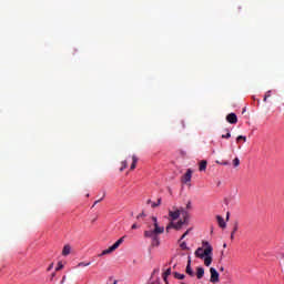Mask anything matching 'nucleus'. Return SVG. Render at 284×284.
I'll list each match as a JSON object with an SVG mask.
<instances>
[{"instance_id": "a211bd4d", "label": "nucleus", "mask_w": 284, "mask_h": 284, "mask_svg": "<svg viewBox=\"0 0 284 284\" xmlns=\"http://www.w3.org/2000/svg\"><path fill=\"white\" fill-rule=\"evenodd\" d=\"M121 168H120V172H123V170H125L128 168V161H122L121 162Z\"/></svg>"}, {"instance_id": "37998d69", "label": "nucleus", "mask_w": 284, "mask_h": 284, "mask_svg": "<svg viewBox=\"0 0 284 284\" xmlns=\"http://www.w3.org/2000/svg\"><path fill=\"white\" fill-rule=\"evenodd\" d=\"M182 128H185V123L182 122Z\"/></svg>"}, {"instance_id": "58836bf2", "label": "nucleus", "mask_w": 284, "mask_h": 284, "mask_svg": "<svg viewBox=\"0 0 284 284\" xmlns=\"http://www.w3.org/2000/svg\"><path fill=\"white\" fill-rule=\"evenodd\" d=\"M225 268L223 266L220 267V272H224Z\"/></svg>"}, {"instance_id": "c85d7f7f", "label": "nucleus", "mask_w": 284, "mask_h": 284, "mask_svg": "<svg viewBox=\"0 0 284 284\" xmlns=\"http://www.w3.org/2000/svg\"><path fill=\"white\" fill-rule=\"evenodd\" d=\"M170 274H172V268H168L163 275L165 276H170Z\"/></svg>"}, {"instance_id": "f3484780", "label": "nucleus", "mask_w": 284, "mask_h": 284, "mask_svg": "<svg viewBox=\"0 0 284 284\" xmlns=\"http://www.w3.org/2000/svg\"><path fill=\"white\" fill-rule=\"evenodd\" d=\"M233 165H234V168H239V165H241V160L239 158H235L233 160Z\"/></svg>"}, {"instance_id": "b1692460", "label": "nucleus", "mask_w": 284, "mask_h": 284, "mask_svg": "<svg viewBox=\"0 0 284 284\" xmlns=\"http://www.w3.org/2000/svg\"><path fill=\"white\" fill-rule=\"evenodd\" d=\"M159 205H161V197L158 199V202H153L151 206L152 207H159Z\"/></svg>"}, {"instance_id": "7c9ffc66", "label": "nucleus", "mask_w": 284, "mask_h": 284, "mask_svg": "<svg viewBox=\"0 0 284 284\" xmlns=\"http://www.w3.org/2000/svg\"><path fill=\"white\" fill-rule=\"evenodd\" d=\"M103 199H104V196L101 197L100 200L95 201V202L93 203V207H94V205H98V203H101V201H103Z\"/></svg>"}, {"instance_id": "423d86ee", "label": "nucleus", "mask_w": 284, "mask_h": 284, "mask_svg": "<svg viewBox=\"0 0 284 284\" xmlns=\"http://www.w3.org/2000/svg\"><path fill=\"white\" fill-rule=\"evenodd\" d=\"M210 274H211V278L210 282L211 283H219V271H216V268L211 267L210 268Z\"/></svg>"}, {"instance_id": "ddd939ff", "label": "nucleus", "mask_w": 284, "mask_h": 284, "mask_svg": "<svg viewBox=\"0 0 284 284\" xmlns=\"http://www.w3.org/2000/svg\"><path fill=\"white\" fill-rule=\"evenodd\" d=\"M199 170H200V172H205V170H207V161L202 160V161L200 162Z\"/></svg>"}, {"instance_id": "c756f323", "label": "nucleus", "mask_w": 284, "mask_h": 284, "mask_svg": "<svg viewBox=\"0 0 284 284\" xmlns=\"http://www.w3.org/2000/svg\"><path fill=\"white\" fill-rule=\"evenodd\" d=\"M186 210H192V202H187V204H186Z\"/></svg>"}, {"instance_id": "5701e85b", "label": "nucleus", "mask_w": 284, "mask_h": 284, "mask_svg": "<svg viewBox=\"0 0 284 284\" xmlns=\"http://www.w3.org/2000/svg\"><path fill=\"white\" fill-rule=\"evenodd\" d=\"M90 265V262L85 263V262H80L78 264V267H88Z\"/></svg>"}, {"instance_id": "49530a36", "label": "nucleus", "mask_w": 284, "mask_h": 284, "mask_svg": "<svg viewBox=\"0 0 284 284\" xmlns=\"http://www.w3.org/2000/svg\"><path fill=\"white\" fill-rule=\"evenodd\" d=\"M216 163H221V162L216 161Z\"/></svg>"}, {"instance_id": "7ed1b4c3", "label": "nucleus", "mask_w": 284, "mask_h": 284, "mask_svg": "<svg viewBox=\"0 0 284 284\" xmlns=\"http://www.w3.org/2000/svg\"><path fill=\"white\" fill-rule=\"evenodd\" d=\"M124 240H125V235L120 237L112 246H110L109 248L102 251L100 256H105L108 254H112V252H114L115 250H119V246L121 245V243H123Z\"/></svg>"}, {"instance_id": "393cba45", "label": "nucleus", "mask_w": 284, "mask_h": 284, "mask_svg": "<svg viewBox=\"0 0 284 284\" xmlns=\"http://www.w3.org/2000/svg\"><path fill=\"white\" fill-rule=\"evenodd\" d=\"M191 230H192V229H189L186 232H184L183 235L180 237L179 241H180V242L183 241V239H185V236H187V234H190V231H191Z\"/></svg>"}, {"instance_id": "2f4dec72", "label": "nucleus", "mask_w": 284, "mask_h": 284, "mask_svg": "<svg viewBox=\"0 0 284 284\" xmlns=\"http://www.w3.org/2000/svg\"><path fill=\"white\" fill-rule=\"evenodd\" d=\"M143 216H145V213H144V212L140 213V214L136 216V219H143Z\"/></svg>"}, {"instance_id": "bb28decb", "label": "nucleus", "mask_w": 284, "mask_h": 284, "mask_svg": "<svg viewBox=\"0 0 284 284\" xmlns=\"http://www.w3.org/2000/svg\"><path fill=\"white\" fill-rule=\"evenodd\" d=\"M270 97H272L271 91L266 92L264 95V102L267 101V99H270Z\"/></svg>"}, {"instance_id": "473e14b6", "label": "nucleus", "mask_w": 284, "mask_h": 284, "mask_svg": "<svg viewBox=\"0 0 284 284\" xmlns=\"http://www.w3.org/2000/svg\"><path fill=\"white\" fill-rule=\"evenodd\" d=\"M131 230H139V225H138V224H133V225L131 226Z\"/></svg>"}, {"instance_id": "c9c22d12", "label": "nucleus", "mask_w": 284, "mask_h": 284, "mask_svg": "<svg viewBox=\"0 0 284 284\" xmlns=\"http://www.w3.org/2000/svg\"><path fill=\"white\" fill-rule=\"evenodd\" d=\"M163 281L168 284V276L163 275Z\"/></svg>"}, {"instance_id": "c03bdc74", "label": "nucleus", "mask_w": 284, "mask_h": 284, "mask_svg": "<svg viewBox=\"0 0 284 284\" xmlns=\"http://www.w3.org/2000/svg\"><path fill=\"white\" fill-rule=\"evenodd\" d=\"M51 276H52V278H54L55 274L53 273Z\"/></svg>"}, {"instance_id": "9d476101", "label": "nucleus", "mask_w": 284, "mask_h": 284, "mask_svg": "<svg viewBox=\"0 0 284 284\" xmlns=\"http://www.w3.org/2000/svg\"><path fill=\"white\" fill-rule=\"evenodd\" d=\"M216 221L220 227H222V230H225V227H227V224L225 223V220L223 219V216L216 215Z\"/></svg>"}, {"instance_id": "e433bc0d", "label": "nucleus", "mask_w": 284, "mask_h": 284, "mask_svg": "<svg viewBox=\"0 0 284 284\" xmlns=\"http://www.w3.org/2000/svg\"><path fill=\"white\" fill-rule=\"evenodd\" d=\"M65 275L62 277V280H61V284H63V283H65Z\"/></svg>"}, {"instance_id": "f8f14e48", "label": "nucleus", "mask_w": 284, "mask_h": 284, "mask_svg": "<svg viewBox=\"0 0 284 284\" xmlns=\"http://www.w3.org/2000/svg\"><path fill=\"white\" fill-rule=\"evenodd\" d=\"M203 276H205V268L200 266V267L196 268V277L199 280H201V278H203Z\"/></svg>"}, {"instance_id": "a878e982", "label": "nucleus", "mask_w": 284, "mask_h": 284, "mask_svg": "<svg viewBox=\"0 0 284 284\" xmlns=\"http://www.w3.org/2000/svg\"><path fill=\"white\" fill-rule=\"evenodd\" d=\"M236 141H237V143H239V141H247V138L246 136H243V135H239L237 138H236Z\"/></svg>"}, {"instance_id": "a19ab883", "label": "nucleus", "mask_w": 284, "mask_h": 284, "mask_svg": "<svg viewBox=\"0 0 284 284\" xmlns=\"http://www.w3.org/2000/svg\"><path fill=\"white\" fill-rule=\"evenodd\" d=\"M156 272H159V270H154V271H153V274H156Z\"/></svg>"}, {"instance_id": "a18cd8bd", "label": "nucleus", "mask_w": 284, "mask_h": 284, "mask_svg": "<svg viewBox=\"0 0 284 284\" xmlns=\"http://www.w3.org/2000/svg\"><path fill=\"white\" fill-rule=\"evenodd\" d=\"M223 247H227V244H224Z\"/></svg>"}, {"instance_id": "cd10ccee", "label": "nucleus", "mask_w": 284, "mask_h": 284, "mask_svg": "<svg viewBox=\"0 0 284 284\" xmlns=\"http://www.w3.org/2000/svg\"><path fill=\"white\" fill-rule=\"evenodd\" d=\"M63 267V263L59 262L58 266L55 267V272H59Z\"/></svg>"}, {"instance_id": "39448f33", "label": "nucleus", "mask_w": 284, "mask_h": 284, "mask_svg": "<svg viewBox=\"0 0 284 284\" xmlns=\"http://www.w3.org/2000/svg\"><path fill=\"white\" fill-rule=\"evenodd\" d=\"M183 225H185V222H183V220H180L178 223L174 224V222L169 223V225L166 226V232H170V230H181V227H183Z\"/></svg>"}, {"instance_id": "6e6552de", "label": "nucleus", "mask_w": 284, "mask_h": 284, "mask_svg": "<svg viewBox=\"0 0 284 284\" xmlns=\"http://www.w3.org/2000/svg\"><path fill=\"white\" fill-rule=\"evenodd\" d=\"M226 121L227 123L235 125V123H239V118L235 115V113H230L226 115Z\"/></svg>"}, {"instance_id": "f03ea898", "label": "nucleus", "mask_w": 284, "mask_h": 284, "mask_svg": "<svg viewBox=\"0 0 284 284\" xmlns=\"http://www.w3.org/2000/svg\"><path fill=\"white\" fill-rule=\"evenodd\" d=\"M151 221H153L154 229H152V224H149V230L144 231V239H153L154 241H156V235L163 234V232H165V227L159 226V220H156V216H152Z\"/></svg>"}, {"instance_id": "aec40b11", "label": "nucleus", "mask_w": 284, "mask_h": 284, "mask_svg": "<svg viewBox=\"0 0 284 284\" xmlns=\"http://www.w3.org/2000/svg\"><path fill=\"white\" fill-rule=\"evenodd\" d=\"M152 239V245H160V242H159V234L156 235V240H154V237H151Z\"/></svg>"}, {"instance_id": "dca6fc26", "label": "nucleus", "mask_w": 284, "mask_h": 284, "mask_svg": "<svg viewBox=\"0 0 284 284\" xmlns=\"http://www.w3.org/2000/svg\"><path fill=\"white\" fill-rule=\"evenodd\" d=\"M174 278H178V281H183V278H185V274H181V273L175 272L174 273Z\"/></svg>"}, {"instance_id": "9b49d317", "label": "nucleus", "mask_w": 284, "mask_h": 284, "mask_svg": "<svg viewBox=\"0 0 284 284\" xmlns=\"http://www.w3.org/2000/svg\"><path fill=\"white\" fill-rule=\"evenodd\" d=\"M71 251H72V246H70V244H65L62 250V256H69Z\"/></svg>"}, {"instance_id": "79ce46f5", "label": "nucleus", "mask_w": 284, "mask_h": 284, "mask_svg": "<svg viewBox=\"0 0 284 284\" xmlns=\"http://www.w3.org/2000/svg\"><path fill=\"white\" fill-rule=\"evenodd\" d=\"M118 283H119V281L114 280L113 284H118Z\"/></svg>"}, {"instance_id": "20e7f679", "label": "nucleus", "mask_w": 284, "mask_h": 284, "mask_svg": "<svg viewBox=\"0 0 284 284\" xmlns=\"http://www.w3.org/2000/svg\"><path fill=\"white\" fill-rule=\"evenodd\" d=\"M183 212H185V209H183V207L175 209V211H169V216L172 221H176L179 219V216H181V214H183Z\"/></svg>"}, {"instance_id": "4be33fe9", "label": "nucleus", "mask_w": 284, "mask_h": 284, "mask_svg": "<svg viewBox=\"0 0 284 284\" xmlns=\"http://www.w3.org/2000/svg\"><path fill=\"white\" fill-rule=\"evenodd\" d=\"M180 247L181 250H190V247H187V243L185 242L180 243Z\"/></svg>"}, {"instance_id": "ea45409f", "label": "nucleus", "mask_w": 284, "mask_h": 284, "mask_svg": "<svg viewBox=\"0 0 284 284\" xmlns=\"http://www.w3.org/2000/svg\"><path fill=\"white\" fill-rule=\"evenodd\" d=\"M146 203H148V205H150V203H152V200H148V202H146Z\"/></svg>"}, {"instance_id": "4c0bfd02", "label": "nucleus", "mask_w": 284, "mask_h": 284, "mask_svg": "<svg viewBox=\"0 0 284 284\" xmlns=\"http://www.w3.org/2000/svg\"><path fill=\"white\" fill-rule=\"evenodd\" d=\"M226 221H230V212L226 213Z\"/></svg>"}, {"instance_id": "4468645a", "label": "nucleus", "mask_w": 284, "mask_h": 284, "mask_svg": "<svg viewBox=\"0 0 284 284\" xmlns=\"http://www.w3.org/2000/svg\"><path fill=\"white\" fill-rule=\"evenodd\" d=\"M136 163H139V158H136V155H133L130 170H136Z\"/></svg>"}, {"instance_id": "412c9836", "label": "nucleus", "mask_w": 284, "mask_h": 284, "mask_svg": "<svg viewBox=\"0 0 284 284\" xmlns=\"http://www.w3.org/2000/svg\"><path fill=\"white\" fill-rule=\"evenodd\" d=\"M232 134L230 133V130L226 129V134H222V139H230Z\"/></svg>"}, {"instance_id": "1a4fd4ad", "label": "nucleus", "mask_w": 284, "mask_h": 284, "mask_svg": "<svg viewBox=\"0 0 284 284\" xmlns=\"http://www.w3.org/2000/svg\"><path fill=\"white\" fill-rule=\"evenodd\" d=\"M187 264H186V274H189V276H194V271L192 270V257H187Z\"/></svg>"}, {"instance_id": "6ab92c4d", "label": "nucleus", "mask_w": 284, "mask_h": 284, "mask_svg": "<svg viewBox=\"0 0 284 284\" xmlns=\"http://www.w3.org/2000/svg\"><path fill=\"white\" fill-rule=\"evenodd\" d=\"M182 215L184 216V219L182 220V223H184V225H186L187 224V212L186 211L182 212Z\"/></svg>"}, {"instance_id": "f257e3e1", "label": "nucleus", "mask_w": 284, "mask_h": 284, "mask_svg": "<svg viewBox=\"0 0 284 284\" xmlns=\"http://www.w3.org/2000/svg\"><path fill=\"white\" fill-rule=\"evenodd\" d=\"M202 245L204 247H197L195 251L196 258H202L204 261V265L206 267H210L212 265V252H214V248L210 245V242L203 241Z\"/></svg>"}, {"instance_id": "f704fd0d", "label": "nucleus", "mask_w": 284, "mask_h": 284, "mask_svg": "<svg viewBox=\"0 0 284 284\" xmlns=\"http://www.w3.org/2000/svg\"><path fill=\"white\" fill-rule=\"evenodd\" d=\"M220 165H230V162H221Z\"/></svg>"}, {"instance_id": "0eeeda50", "label": "nucleus", "mask_w": 284, "mask_h": 284, "mask_svg": "<svg viewBox=\"0 0 284 284\" xmlns=\"http://www.w3.org/2000/svg\"><path fill=\"white\" fill-rule=\"evenodd\" d=\"M193 173L194 171H192V169H187L186 173L182 176V183H190V181H192Z\"/></svg>"}, {"instance_id": "2eb2a0df", "label": "nucleus", "mask_w": 284, "mask_h": 284, "mask_svg": "<svg viewBox=\"0 0 284 284\" xmlns=\"http://www.w3.org/2000/svg\"><path fill=\"white\" fill-rule=\"evenodd\" d=\"M236 232H239V223L234 224L233 231L231 233V241H234V234H236Z\"/></svg>"}, {"instance_id": "72a5a7b5", "label": "nucleus", "mask_w": 284, "mask_h": 284, "mask_svg": "<svg viewBox=\"0 0 284 284\" xmlns=\"http://www.w3.org/2000/svg\"><path fill=\"white\" fill-rule=\"evenodd\" d=\"M54 267V263H51L48 267V272H50V270H52Z\"/></svg>"}]
</instances>
